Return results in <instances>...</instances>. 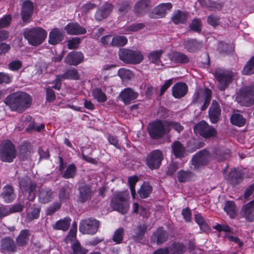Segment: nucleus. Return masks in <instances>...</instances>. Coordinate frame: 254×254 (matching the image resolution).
Segmentation results:
<instances>
[{
	"label": "nucleus",
	"instance_id": "nucleus-1",
	"mask_svg": "<svg viewBox=\"0 0 254 254\" xmlns=\"http://www.w3.org/2000/svg\"><path fill=\"white\" fill-rule=\"evenodd\" d=\"M31 101L30 96L27 93L16 92L8 95L4 103L12 111L22 112L30 107Z\"/></svg>",
	"mask_w": 254,
	"mask_h": 254
},
{
	"label": "nucleus",
	"instance_id": "nucleus-2",
	"mask_svg": "<svg viewBox=\"0 0 254 254\" xmlns=\"http://www.w3.org/2000/svg\"><path fill=\"white\" fill-rule=\"evenodd\" d=\"M24 37L28 43L33 46L41 44L47 36L46 31L43 29L36 27L31 29H25L23 33Z\"/></svg>",
	"mask_w": 254,
	"mask_h": 254
},
{
	"label": "nucleus",
	"instance_id": "nucleus-3",
	"mask_svg": "<svg viewBox=\"0 0 254 254\" xmlns=\"http://www.w3.org/2000/svg\"><path fill=\"white\" fill-rule=\"evenodd\" d=\"M128 198L129 194L126 191L117 193L112 199V207L114 210L122 214L126 213L129 206Z\"/></svg>",
	"mask_w": 254,
	"mask_h": 254
},
{
	"label": "nucleus",
	"instance_id": "nucleus-4",
	"mask_svg": "<svg viewBox=\"0 0 254 254\" xmlns=\"http://www.w3.org/2000/svg\"><path fill=\"white\" fill-rule=\"evenodd\" d=\"M211 99V91L206 88H198L193 96L192 102L194 104L202 105L200 109L201 111L205 110L210 102Z\"/></svg>",
	"mask_w": 254,
	"mask_h": 254
},
{
	"label": "nucleus",
	"instance_id": "nucleus-5",
	"mask_svg": "<svg viewBox=\"0 0 254 254\" xmlns=\"http://www.w3.org/2000/svg\"><path fill=\"white\" fill-rule=\"evenodd\" d=\"M167 121H156L151 123L148 127V131L152 138H158L168 132Z\"/></svg>",
	"mask_w": 254,
	"mask_h": 254
},
{
	"label": "nucleus",
	"instance_id": "nucleus-6",
	"mask_svg": "<svg viewBox=\"0 0 254 254\" xmlns=\"http://www.w3.org/2000/svg\"><path fill=\"white\" fill-rule=\"evenodd\" d=\"M119 56L120 59L126 63L137 64L141 63L143 59V56L140 51L126 49L120 50Z\"/></svg>",
	"mask_w": 254,
	"mask_h": 254
},
{
	"label": "nucleus",
	"instance_id": "nucleus-7",
	"mask_svg": "<svg viewBox=\"0 0 254 254\" xmlns=\"http://www.w3.org/2000/svg\"><path fill=\"white\" fill-rule=\"evenodd\" d=\"M16 152L10 141H5L0 147V158L2 161L11 162L16 157Z\"/></svg>",
	"mask_w": 254,
	"mask_h": 254
},
{
	"label": "nucleus",
	"instance_id": "nucleus-8",
	"mask_svg": "<svg viewBox=\"0 0 254 254\" xmlns=\"http://www.w3.org/2000/svg\"><path fill=\"white\" fill-rule=\"evenodd\" d=\"M193 129L195 134H199L205 138L213 137L217 134L216 130L204 121H200L195 125Z\"/></svg>",
	"mask_w": 254,
	"mask_h": 254
},
{
	"label": "nucleus",
	"instance_id": "nucleus-9",
	"mask_svg": "<svg viewBox=\"0 0 254 254\" xmlns=\"http://www.w3.org/2000/svg\"><path fill=\"white\" fill-rule=\"evenodd\" d=\"M99 226L98 221L88 218L80 222L79 229L82 234L93 235L96 233Z\"/></svg>",
	"mask_w": 254,
	"mask_h": 254
},
{
	"label": "nucleus",
	"instance_id": "nucleus-10",
	"mask_svg": "<svg viewBox=\"0 0 254 254\" xmlns=\"http://www.w3.org/2000/svg\"><path fill=\"white\" fill-rule=\"evenodd\" d=\"M235 73L230 70L217 71L215 76L219 82V89L224 90L231 81Z\"/></svg>",
	"mask_w": 254,
	"mask_h": 254
},
{
	"label": "nucleus",
	"instance_id": "nucleus-11",
	"mask_svg": "<svg viewBox=\"0 0 254 254\" xmlns=\"http://www.w3.org/2000/svg\"><path fill=\"white\" fill-rule=\"evenodd\" d=\"M20 190L24 193L28 192L29 194L27 197L29 200L32 201L35 198L36 184L32 183L29 178L25 177L19 182Z\"/></svg>",
	"mask_w": 254,
	"mask_h": 254
},
{
	"label": "nucleus",
	"instance_id": "nucleus-12",
	"mask_svg": "<svg viewBox=\"0 0 254 254\" xmlns=\"http://www.w3.org/2000/svg\"><path fill=\"white\" fill-rule=\"evenodd\" d=\"M163 158L161 151L155 150L148 155L146 159V164L151 169H157L160 166Z\"/></svg>",
	"mask_w": 254,
	"mask_h": 254
},
{
	"label": "nucleus",
	"instance_id": "nucleus-13",
	"mask_svg": "<svg viewBox=\"0 0 254 254\" xmlns=\"http://www.w3.org/2000/svg\"><path fill=\"white\" fill-rule=\"evenodd\" d=\"M210 158L209 153L203 150L196 153L192 159V164L195 169H199L208 162Z\"/></svg>",
	"mask_w": 254,
	"mask_h": 254
},
{
	"label": "nucleus",
	"instance_id": "nucleus-14",
	"mask_svg": "<svg viewBox=\"0 0 254 254\" xmlns=\"http://www.w3.org/2000/svg\"><path fill=\"white\" fill-rule=\"evenodd\" d=\"M79 75L77 70L75 68H71L66 71L63 75H58L54 81L55 85L53 87L54 88L59 90L61 87V81L63 79H77Z\"/></svg>",
	"mask_w": 254,
	"mask_h": 254
},
{
	"label": "nucleus",
	"instance_id": "nucleus-15",
	"mask_svg": "<svg viewBox=\"0 0 254 254\" xmlns=\"http://www.w3.org/2000/svg\"><path fill=\"white\" fill-rule=\"evenodd\" d=\"M238 102L244 106H249L254 103V87L247 88L241 95L237 97Z\"/></svg>",
	"mask_w": 254,
	"mask_h": 254
},
{
	"label": "nucleus",
	"instance_id": "nucleus-16",
	"mask_svg": "<svg viewBox=\"0 0 254 254\" xmlns=\"http://www.w3.org/2000/svg\"><path fill=\"white\" fill-rule=\"evenodd\" d=\"M186 251V248L182 244L174 243L170 249L166 248L156 251L154 254H182Z\"/></svg>",
	"mask_w": 254,
	"mask_h": 254
},
{
	"label": "nucleus",
	"instance_id": "nucleus-17",
	"mask_svg": "<svg viewBox=\"0 0 254 254\" xmlns=\"http://www.w3.org/2000/svg\"><path fill=\"white\" fill-rule=\"evenodd\" d=\"M60 170L64 178L65 179L73 178L76 173V167L71 164L67 166H65L64 161L61 157H60Z\"/></svg>",
	"mask_w": 254,
	"mask_h": 254
},
{
	"label": "nucleus",
	"instance_id": "nucleus-18",
	"mask_svg": "<svg viewBox=\"0 0 254 254\" xmlns=\"http://www.w3.org/2000/svg\"><path fill=\"white\" fill-rule=\"evenodd\" d=\"M33 3L29 0L25 1L22 4L21 9V17L23 22L27 23L33 13Z\"/></svg>",
	"mask_w": 254,
	"mask_h": 254
},
{
	"label": "nucleus",
	"instance_id": "nucleus-19",
	"mask_svg": "<svg viewBox=\"0 0 254 254\" xmlns=\"http://www.w3.org/2000/svg\"><path fill=\"white\" fill-rule=\"evenodd\" d=\"M221 115V109L218 103L213 100L209 109V117L212 123H216Z\"/></svg>",
	"mask_w": 254,
	"mask_h": 254
},
{
	"label": "nucleus",
	"instance_id": "nucleus-20",
	"mask_svg": "<svg viewBox=\"0 0 254 254\" xmlns=\"http://www.w3.org/2000/svg\"><path fill=\"white\" fill-rule=\"evenodd\" d=\"M113 6L110 3H106L98 8L95 14V18L98 21L106 18L111 13Z\"/></svg>",
	"mask_w": 254,
	"mask_h": 254
},
{
	"label": "nucleus",
	"instance_id": "nucleus-21",
	"mask_svg": "<svg viewBox=\"0 0 254 254\" xmlns=\"http://www.w3.org/2000/svg\"><path fill=\"white\" fill-rule=\"evenodd\" d=\"M172 95L176 98L184 97L188 92V86L183 82L176 83L172 88Z\"/></svg>",
	"mask_w": 254,
	"mask_h": 254
},
{
	"label": "nucleus",
	"instance_id": "nucleus-22",
	"mask_svg": "<svg viewBox=\"0 0 254 254\" xmlns=\"http://www.w3.org/2000/svg\"><path fill=\"white\" fill-rule=\"evenodd\" d=\"M84 56L81 52H72L65 59V62L70 65H76L82 62Z\"/></svg>",
	"mask_w": 254,
	"mask_h": 254
},
{
	"label": "nucleus",
	"instance_id": "nucleus-23",
	"mask_svg": "<svg viewBox=\"0 0 254 254\" xmlns=\"http://www.w3.org/2000/svg\"><path fill=\"white\" fill-rule=\"evenodd\" d=\"M64 30L69 35L84 34L86 32V30L85 28L77 23L73 22L68 23L64 27Z\"/></svg>",
	"mask_w": 254,
	"mask_h": 254
},
{
	"label": "nucleus",
	"instance_id": "nucleus-24",
	"mask_svg": "<svg viewBox=\"0 0 254 254\" xmlns=\"http://www.w3.org/2000/svg\"><path fill=\"white\" fill-rule=\"evenodd\" d=\"M138 94L129 88L123 90L120 94V98L126 104H129L132 100L136 99Z\"/></svg>",
	"mask_w": 254,
	"mask_h": 254
},
{
	"label": "nucleus",
	"instance_id": "nucleus-25",
	"mask_svg": "<svg viewBox=\"0 0 254 254\" xmlns=\"http://www.w3.org/2000/svg\"><path fill=\"white\" fill-rule=\"evenodd\" d=\"M151 2L149 0H140L134 5V11L138 14H143L149 9Z\"/></svg>",
	"mask_w": 254,
	"mask_h": 254
},
{
	"label": "nucleus",
	"instance_id": "nucleus-26",
	"mask_svg": "<svg viewBox=\"0 0 254 254\" xmlns=\"http://www.w3.org/2000/svg\"><path fill=\"white\" fill-rule=\"evenodd\" d=\"M167 232L162 228H158L152 237V240L156 241L158 245L161 244L166 242L168 239Z\"/></svg>",
	"mask_w": 254,
	"mask_h": 254
},
{
	"label": "nucleus",
	"instance_id": "nucleus-27",
	"mask_svg": "<svg viewBox=\"0 0 254 254\" xmlns=\"http://www.w3.org/2000/svg\"><path fill=\"white\" fill-rule=\"evenodd\" d=\"M172 7L171 3H163L156 6L153 11L156 18L162 17L165 16L167 10H170Z\"/></svg>",
	"mask_w": 254,
	"mask_h": 254
},
{
	"label": "nucleus",
	"instance_id": "nucleus-28",
	"mask_svg": "<svg viewBox=\"0 0 254 254\" xmlns=\"http://www.w3.org/2000/svg\"><path fill=\"white\" fill-rule=\"evenodd\" d=\"M79 199L81 201L85 202L90 198L92 192L88 185L82 184L79 188Z\"/></svg>",
	"mask_w": 254,
	"mask_h": 254
},
{
	"label": "nucleus",
	"instance_id": "nucleus-29",
	"mask_svg": "<svg viewBox=\"0 0 254 254\" xmlns=\"http://www.w3.org/2000/svg\"><path fill=\"white\" fill-rule=\"evenodd\" d=\"M1 196L5 202L8 203L13 200L15 197L14 190L12 187L7 185L3 188Z\"/></svg>",
	"mask_w": 254,
	"mask_h": 254
},
{
	"label": "nucleus",
	"instance_id": "nucleus-30",
	"mask_svg": "<svg viewBox=\"0 0 254 254\" xmlns=\"http://www.w3.org/2000/svg\"><path fill=\"white\" fill-rule=\"evenodd\" d=\"M63 37V35L61 31L58 28H55L50 33L49 42L51 44L56 45L62 40Z\"/></svg>",
	"mask_w": 254,
	"mask_h": 254
},
{
	"label": "nucleus",
	"instance_id": "nucleus-31",
	"mask_svg": "<svg viewBox=\"0 0 254 254\" xmlns=\"http://www.w3.org/2000/svg\"><path fill=\"white\" fill-rule=\"evenodd\" d=\"M53 199V192L49 189H42L39 193V199L42 203H47Z\"/></svg>",
	"mask_w": 254,
	"mask_h": 254
},
{
	"label": "nucleus",
	"instance_id": "nucleus-32",
	"mask_svg": "<svg viewBox=\"0 0 254 254\" xmlns=\"http://www.w3.org/2000/svg\"><path fill=\"white\" fill-rule=\"evenodd\" d=\"M185 48L189 52H195L199 50L202 44L200 42H197L194 39L185 40L184 42Z\"/></svg>",
	"mask_w": 254,
	"mask_h": 254
},
{
	"label": "nucleus",
	"instance_id": "nucleus-33",
	"mask_svg": "<svg viewBox=\"0 0 254 254\" xmlns=\"http://www.w3.org/2000/svg\"><path fill=\"white\" fill-rule=\"evenodd\" d=\"M188 17V13L178 10L174 12L171 19L174 23L179 24L185 23Z\"/></svg>",
	"mask_w": 254,
	"mask_h": 254
},
{
	"label": "nucleus",
	"instance_id": "nucleus-34",
	"mask_svg": "<svg viewBox=\"0 0 254 254\" xmlns=\"http://www.w3.org/2000/svg\"><path fill=\"white\" fill-rule=\"evenodd\" d=\"M172 152L177 158H181L184 156L185 153V148L178 141L174 142L172 145Z\"/></svg>",
	"mask_w": 254,
	"mask_h": 254
},
{
	"label": "nucleus",
	"instance_id": "nucleus-35",
	"mask_svg": "<svg viewBox=\"0 0 254 254\" xmlns=\"http://www.w3.org/2000/svg\"><path fill=\"white\" fill-rule=\"evenodd\" d=\"M163 53L161 50L153 51L148 54V59L151 63L159 65L161 64L160 58Z\"/></svg>",
	"mask_w": 254,
	"mask_h": 254
},
{
	"label": "nucleus",
	"instance_id": "nucleus-36",
	"mask_svg": "<svg viewBox=\"0 0 254 254\" xmlns=\"http://www.w3.org/2000/svg\"><path fill=\"white\" fill-rule=\"evenodd\" d=\"M170 58L171 61L176 63H187L189 61V58L185 55L178 53H173L170 55Z\"/></svg>",
	"mask_w": 254,
	"mask_h": 254
},
{
	"label": "nucleus",
	"instance_id": "nucleus-37",
	"mask_svg": "<svg viewBox=\"0 0 254 254\" xmlns=\"http://www.w3.org/2000/svg\"><path fill=\"white\" fill-rule=\"evenodd\" d=\"M200 5L208 8L210 10L220 9L222 5L220 2L212 1L211 0H198Z\"/></svg>",
	"mask_w": 254,
	"mask_h": 254
},
{
	"label": "nucleus",
	"instance_id": "nucleus-38",
	"mask_svg": "<svg viewBox=\"0 0 254 254\" xmlns=\"http://www.w3.org/2000/svg\"><path fill=\"white\" fill-rule=\"evenodd\" d=\"M30 235V232L28 230L21 231L16 239L17 244L19 246L26 245L29 240Z\"/></svg>",
	"mask_w": 254,
	"mask_h": 254
},
{
	"label": "nucleus",
	"instance_id": "nucleus-39",
	"mask_svg": "<svg viewBox=\"0 0 254 254\" xmlns=\"http://www.w3.org/2000/svg\"><path fill=\"white\" fill-rule=\"evenodd\" d=\"M16 247L13 240L4 238L1 242V248L4 252H11L15 250Z\"/></svg>",
	"mask_w": 254,
	"mask_h": 254
},
{
	"label": "nucleus",
	"instance_id": "nucleus-40",
	"mask_svg": "<svg viewBox=\"0 0 254 254\" xmlns=\"http://www.w3.org/2000/svg\"><path fill=\"white\" fill-rule=\"evenodd\" d=\"M71 219L68 217H65L63 219L58 221L54 228L58 230H61L64 231H66L70 225Z\"/></svg>",
	"mask_w": 254,
	"mask_h": 254
},
{
	"label": "nucleus",
	"instance_id": "nucleus-41",
	"mask_svg": "<svg viewBox=\"0 0 254 254\" xmlns=\"http://www.w3.org/2000/svg\"><path fill=\"white\" fill-rule=\"evenodd\" d=\"M40 207L33 205L28 210L27 213V219L29 220H32L34 219H37L40 215Z\"/></svg>",
	"mask_w": 254,
	"mask_h": 254
},
{
	"label": "nucleus",
	"instance_id": "nucleus-42",
	"mask_svg": "<svg viewBox=\"0 0 254 254\" xmlns=\"http://www.w3.org/2000/svg\"><path fill=\"white\" fill-rule=\"evenodd\" d=\"M151 191V186L147 183H144L138 192L140 197L145 198L148 197Z\"/></svg>",
	"mask_w": 254,
	"mask_h": 254
},
{
	"label": "nucleus",
	"instance_id": "nucleus-43",
	"mask_svg": "<svg viewBox=\"0 0 254 254\" xmlns=\"http://www.w3.org/2000/svg\"><path fill=\"white\" fill-rule=\"evenodd\" d=\"M224 209L231 218H233L236 216V206L233 201H227L225 203Z\"/></svg>",
	"mask_w": 254,
	"mask_h": 254
},
{
	"label": "nucleus",
	"instance_id": "nucleus-44",
	"mask_svg": "<svg viewBox=\"0 0 254 254\" xmlns=\"http://www.w3.org/2000/svg\"><path fill=\"white\" fill-rule=\"evenodd\" d=\"M230 119L232 124L239 127L243 126L246 123L245 119L239 113H234Z\"/></svg>",
	"mask_w": 254,
	"mask_h": 254
},
{
	"label": "nucleus",
	"instance_id": "nucleus-45",
	"mask_svg": "<svg viewBox=\"0 0 254 254\" xmlns=\"http://www.w3.org/2000/svg\"><path fill=\"white\" fill-rule=\"evenodd\" d=\"M244 75H250L254 73V57H252L247 63L242 70Z\"/></svg>",
	"mask_w": 254,
	"mask_h": 254
},
{
	"label": "nucleus",
	"instance_id": "nucleus-46",
	"mask_svg": "<svg viewBox=\"0 0 254 254\" xmlns=\"http://www.w3.org/2000/svg\"><path fill=\"white\" fill-rule=\"evenodd\" d=\"M127 42V38L124 36H116L112 39L111 45L113 46H124Z\"/></svg>",
	"mask_w": 254,
	"mask_h": 254
},
{
	"label": "nucleus",
	"instance_id": "nucleus-47",
	"mask_svg": "<svg viewBox=\"0 0 254 254\" xmlns=\"http://www.w3.org/2000/svg\"><path fill=\"white\" fill-rule=\"evenodd\" d=\"M93 98L99 102H104L107 100V97L104 92L100 88H96L92 91Z\"/></svg>",
	"mask_w": 254,
	"mask_h": 254
},
{
	"label": "nucleus",
	"instance_id": "nucleus-48",
	"mask_svg": "<svg viewBox=\"0 0 254 254\" xmlns=\"http://www.w3.org/2000/svg\"><path fill=\"white\" fill-rule=\"evenodd\" d=\"M144 26V24L142 23L133 24L125 28H123L121 30V33L123 34H128L130 32L137 31L139 29H142Z\"/></svg>",
	"mask_w": 254,
	"mask_h": 254
},
{
	"label": "nucleus",
	"instance_id": "nucleus-49",
	"mask_svg": "<svg viewBox=\"0 0 254 254\" xmlns=\"http://www.w3.org/2000/svg\"><path fill=\"white\" fill-rule=\"evenodd\" d=\"M194 217L195 222L199 226L201 231L203 232H207L209 230V227L200 214H196Z\"/></svg>",
	"mask_w": 254,
	"mask_h": 254
},
{
	"label": "nucleus",
	"instance_id": "nucleus-50",
	"mask_svg": "<svg viewBox=\"0 0 254 254\" xmlns=\"http://www.w3.org/2000/svg\"><path fill=\"white\" fill-rule=\"evenodd\" d=\"M242 210L246 218L248 219H250L253 212L254 211V200L244 206Z\"/></svg>",
	"mask_w": 254,
	"mask_h": 254
},
{
	"label": "nucleus",
	"instance_id": "nucleus-51",
	"mask_svg": "<svg viewBox=\"0 0 254 254\" xmlns=\"http://www.w3.org/2000/svg\"><path fill=\"white\" fill-rule=\"evenodd\" d=\"M193 174L190 172L180 171L178 173V180L181 182H185L191 180Z\"/></svg>",
	"mask_w": 254,
	"mask_h": 254
},
{
	"label": "nucleus",
	"instance_id": "nucleus-52",
	"mask_svg": "<svg viewBox=\"0 0 254 254\" xmlns=\"http://www.w3.org/2000/svg\"><path fill=\"white\" fill-rule=\"evenodd\" d=\"M118 73L123 79H129L133 77V73L131 70L124 68L120 69Z\"/></svg>",
	"mask_w": 254,
	"mask_h": 254
},
{
	"label": "nucleus",
	"instance_id": "nucleus-53",
	"mask_svg": "<svg viewBox=\"0 0 254 254\" xmlns=\"http://www.w3.org/2000/svg\"><path fill=\"white\" fill-rule=\"evenodd\" d=\"M72 249L73 254H86L88 252V250L82 247L79 242H76L72 244Z\"/></svg>",
	"mask_w": 254,
	"mask_h": 254
},
{
	"label": "nucleus",
	"instance_id": "nucleus-54",
	"mask_svg": "<svg viewBox=\"0 0 254 254\" xmlns=\"http://www.w3.org/2000/svg\"><path fill=\"white\" fill-rule=\"evenodd\" d=\"M227 177V179L230 183L235 184L239 182L241 176L240 174L236 170H234L228 174Z\"/></svg>",
	"mask_w": 254,
	"mask_h": 254
},
{
	"label": "nucleus",
	"instance_id": "nucleus-55",
	"mask_svg": "<svg viewBox=\"0 0 254 254\" xmlns=\"http://www.w3.org/2000/svg\"><path fill=\"white\" fill-rule=\"evenodd\" d=\"M138 178L135 176L129 177L128 179L131 195L133 198H135V196L136 193L135 190V185L136 183L138 182Z\"/></svg>",
	"mask_w": 254,
	"mask_h": 254
},
{
	"label": "nucleus",
	"instance_id": "nucleus-56",
	"mask_svg": "<svg viewBox=\"0 0 254 254\" xmlns=\"http://www.w3.org/2000/svg\"><path fill=\"white\" fill-rule=\"evenodd\" d=\"M124 231L123 228H119L115 232L113 237V240L117 244L120 243L122 241Z\"/></svg>",
	"mask_w": 254,
	"mask_h": 254
},
{
	"label": "nucleus",
	"instance_id": "nucleus-57",
	"mask_svg": "<svg viewBox=\"0 0 254 254\" xmlns=\"http://www.w3.org/2000/svg\"><path fill=\"white\" fill-rule=\"evenodd\" d=\"M190 29L200 32L201 30V22L200 20L198 18H194L190 25Z\"/></svg>",
	"mask_w": 254,
	"mask_h": 254
},
{
	"label": "nucleus",
	"instance_id": "nucleus-58",
	"mask_svg": "<svg viewBox=\"0 0 254 254\" xmlns=\"http://www.w3.org/2000/svg\"><path fill=\"white\" fill-rule=\"evenodd\" d=\"M146 229V226L145 225H142L139 226L136 229L134 230V232L135 233L134 237L136 239H141L142 236L144 235L145 231Z\"/></svg>",
	"mask_w": 254,
	"mask_h": 254
},
{
	"label": "nucleus",
	"instance_id": "nucleus-59",
	"mask_svg": "<svg viewBox=\"0 0 254 254\" xmlns=\"http://www.w3.org/2000/svg\"><path fill=\"white\" fill-rule=\"evenodd\" d=\"M22 64L19 60H14L8 64V68L12 71H17L22 66Z\"/></svg>",
	"mask_w": 254,
	"mask_h": 254
},
{
	"label": "nucleus",
	"instance_id": "nucleus-60",
	"mask_svg": "<svg viewBox=\"0 0 254 254\" xmlns=\"http://www.w3.org/2000/svg\"><path fill=\"white\" fill-rule=\"evenodd\" d=\"M80 42V39L78 37L72 38L67 41V46L70 49L77 48Z\"/></svg>",
	"mask_w": 254,
	"mask_h": 254
},
{
	"label": "nucleus",
	"instance_id": "nucleus-61",
	"mask_svg": "<svg viewBox=\"0 0 254 254\" xmlns=\"http://www.w3.org/2000/svg\"><path fill=\"white\" fill-rule=\"evenodd\" d=\"M71 192V189L69 186L67 185L63 187L60 193V198L61 199H64L67 198Z\"/></svg>",
	"mask_w": 254,
	"mask_h": 254
},
{
	"label": "nucleus",
	"instance_id": "nucleus-62",
	"mask_svg": "<svg viewBox=\"0 0 254 254\" xmlns=\"http://www.w3.org/2000/svg\"><path fill=\"white\" fill-rule=\"evenodd\" d=\"M167 124H168V132L171 128H174L175 130L180 132L182 131L184 128L183 126L178 123L167 122Z\"/></svg>",
	"mask_w": 254,
	"mask_h": 254
},
{
	"label": "nucleus",
	"instance_id": "nucleus-63",
	"mask_svg": "<svg viewBox=\"0 0 254 254\" xmlns=\"http://www.w3.org/2000/svg\"><path fill=\"white\" fill-rule=\"evenodd\" d=\"M12 76L7 73L0 72V84L9 83L12 81Z\"/></svg>",
	"mask_w": 254,
	"mask_h": 254
},
{
	"label": "nucleus",
	"instance_id": "nucleus-64",
	"mask_svg": "<svg viewBox=\"0 0 254 254\" xmlns=\"http://www.w3.org/2000/svg\"><path fill=\"white\" fill-rule=\"evenodd\" d=\"M207 22L212 26H216L219 24V18L213 14L210 15L207 18Z\"/></svg>",
	"mask_w": 254,
	"mask_h": 254
}]
</instances>
